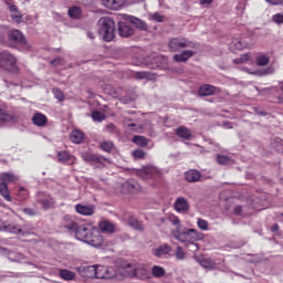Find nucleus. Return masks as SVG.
Wrapping results in <instances>:
<instances>
[{"label":"nucleus","mask_w":283,"mask_h":283,"mask_svg":"<svg viewBox=\"0 0 283 283\" xmlns=\"http://www.w3.org/2000/svg\"><path fill=\"white\" fill-rule=\"evenodd\" d=\"M98 23V34L102 36L103 41H106V43L114 41L116 36V22L111 18H102Z\"/></svg>","instance_id":"f257e3e1"},{"label":"nucleus","mask_w":283,"mask_h":283,"mask_svg":"<svg viewBox=\"0 0 283 283\" xmlns=\"http://www.w3.org/2000/svg\"><path fill=\"white\" fill-rule=\"evenodd\" d=\"M171 235L178 242H188V244H193V242H198L205 238V235L196 229H188L186 231L172 230Z\"/></svg>","instance_id":"f03ea898"},{"label":"nucleus","mask_w":283,"mask_h":283,"mask_svg":"<svg viewBox=\"0 0 283 283\" xmlns=\"http://www.w3.org/2000/svg\"><path fill=\"white\" fill-rule=\"evenodd\" d=\"M168 48L170 52H180V50H185L187 48L190 50H198L199 45L185 36H177L168 41Z\"/></svg>","instance_id":"7ed1b4c3"},{"label":"nucleus","mask_w":283,"mask_h":283,"mask_svg":"<svg viewBox=\"0 0 283 283\" xmlns=\"http://www.w3.org/2000/svg\"><path fill=\"white\" fill-rule=\"evenodd\" d=\"M19 177L14 174L2 172L0 174V196L7 200V202H12V196H10V190L8 189V184L17 182Z\"/></svg>","instance_id":"20e7f679"},{"label":"nucleus","mask_w":283,"mask_h":283,"mask_svg":"<svg viewBox=\"0 0 283 283\" xmlns=\"http://www.w3.org/2000/svg\"><path fill=\"white\" fill-rule=\"evenodd\" d=\"M65 229L69 231H74L76 240H80L81 242H86L87 238L92 233V229L86 224H78L76 221H71L66 223Z\"/></svg>","instance_id":"39448f33"},{"label":"nucleus","mask_w":283,"mask_h":283,"mask_svg":"<svg viewBox=\"0 0 283 283\" xmlns=\"http://www.w3.org/2000/svg\"><path fill=\"white\" fill-rule=\"evenodd\" d=\"M0 69L6 72H12V70H18L17 67V56L10 51L4 50L0 52Z\"/></svg>","instance_id":"423d86ee"},{"label":"nucleus","mask_w":283,"mask_h":283,"mask_svg":"<svg viewBox=\"0 0 283 283\" xmlns=\"http://www.w3.org/2000/svg\"><path fill=\"white\" fill-rule=\"evenodd\" d=\"M85 270L91 273L90 277H96V280H109L114 275L105 265H90Z\"/></svg>","instance_id":"0eeeda50"},{"label":"nucleus","mask_w":283,"mask_h":283,"mask_svg":"<svg viewBox=\"0 0 283 283\" xmlns=\"http://www.w3.org/2000/svg\"><path fill=\"white\" fill-rule=\"evenodd\" d=\"M7 43H9L10 48H14V45H25L28 40L25 35L19 30L9 31Z\"/></svg>","instance_id":"6e6552de"},{"label":"nucleus","mask_w":283,"mask_h":283,"mask_svg":"<svg viewBox=\"0 0 283 283\" xmlns=\"http://www.w3.org/2000/svg\"><path fill=\"white\" fill-rule=\"evenodd\" d=\"M35 202L36 205H41L44 211L52 209V207L56 205V201L54 200V198H52V196L48 195L46 192H38L35 195Z\"/></svg>","instance_id":"1a4fd4ad"},{"label":"nucleus","mask_w":283,"mask_h":283,"mask_svg":"<svg viewBox=\"0 0 283 283\" xmlns=\"http://www.w3.org/2000/svg\"><path fill=\"white\" fill-rule=\"evenodd\" d=\"M85 243L90 244L91 247H95V249H98V247H103V235H101L98 230H93L88 234Z\"/></svg>","instance_id":"9d476101"},{"label":"nucleus","mask_w":283,"mask_h":283,"mask_svg":"<svg viewBox=\"0 0 283 283\" xmlns=\"http://www.w3.org/2000/svg\"><path fill=\"white\" fill-rule=\"evenodd\" d=\"M57 163H61L62 165H74L76 163V157L67 150H59Z\"/></svg>","instance_id":"9b49d317"},{"label":"nucleus","mask_w":283,"mask_h":283,"mask_svg":"<svg viewBox=\"0 0 283 283\" xmlns=\"http://www.w3.org/2000/svg\"><path fill=\"white\" fill-rule=\"evenodd\" d=\"M75 211L80 213V216H94L96 211V207L94 205L85 206V205L77 203L75 206Z\"/></svg>","instance_id":"f8f14e48"},{"label":"nucleus","mask_w":283,"mask_h":283,"mask_svg":"<svg viewBox=\"0 0 283 283\" xmlns=\"http://www.w3.org/2000/svg\"><path fill=\"white\" fill-rule=\"evenodd\" d=\"M118 34L122 38L127 39L134 34V28L127 22H118Z\"/></svg>","instance_id":"ddd939ff"},{"label":"nucleus","mask_w":283,"mask_h":283,"mask_svg":"<svg viewBox=\"0 0 283 283\" xmlns=\"http://www.w3.org/2000/svg\"><path fill=\"white\" fill-rule=\"evenodd\" d=\"M178 213H187L189 211V201L185 197H178L174 203Z\"/></svg>","instance_id":"4468645a"},{"label":"nucleus","mask_w":283,"mask_h":283,"mask_svg":"<svg viewBox=\"0 0 283 283\" xmlns=\"http://www.w3.org/2000/svg\"><path fill=\"white\" fill-rule=\"evenodd\" d=\"M195 55H196V52L191 50H184L181 53L175 54L172 56V60L175 61V63H187L188 60Z\"/></svg>","instance_id":"2eb2a0df"},{"label":"nucleus","mask_w":283,"mask_h":283,"mask_svg":"<svg viewBox=\"0 0 283 283\" xmlns=\"http://www.w3.org/2000/svg\"><path fill=\"white\" fill-rule=\"evenodd\" d=\"M126 0H102V3L108 10H120L125 6Z\"/></svg>","instance_id":"dca6fc26"},{"label":"nucleus","mask_w":283,"mask_h":283,"mask_svg":"<svg viewBox=\"0 0 283 283\" xmlns=\"http://www.w3.org/2000/svg\"><path fill=\"white\" fill-rule=\"evenodd\" d=\"M84 160H86V163H93L94 165H104L107 158L98 154H87L84 156Z\"/></svg>","instance_id":"f3484780"},{"label":"nucleus","mask_w":283,"mask_h":283,"mask_svg":"<svg viewBox=\"0 0 283 283\" xmlns=\"http://www.w3.org/2000/svg\"><path fill=\"white\" fill-rule=\"evenodd\" d=\"M124 189H126L128 193H137V191H140V184L135 179H128L124 185Z\"/></svg>","instance_id":"a211bd4d"},{"label":"nucleus","mask_w":283,"mask_h":283,"mask_svg":"<svg viewBox=\"0 0 283 283\" xmlns=\"http://www.w3.org/2000/svg\"><path fill=\"white\" fill-rule=\"evenodd\" d=\"M32 123L36 127H45L48 125V116L43 115V113H35L32 117Z\"/></svg>","instance_id":"6ab92c4d"},{"label":"nucleus","mask_w":283,"mask_h":283,"mask_svg":"<svg viewBox=\"0 0 283 283\" xmlns=\"http://www.w3.org/2000/svg\"><path fill=\"white\" fill-rule=\"evenodd\" d=\"M170 252L171 248L169 247V244L165 243L164 245L154 249L153 255H155V258H163V255H169Z\"/></svg>","instance_id":"aec40b11"},{"label":"nucleus","mask_w":283,"mask_h":283,"mask_svg":"<svg viewBox=\"0 0 283 283\" xmlns=\"http://www.w3.org/2000/svg\"><path fill=\"white\" fill-rule=\"evenodd\" d=\"M98 227L102 233H116V226L109 221H101Z\"/></svg>","instance_id":"412c9836"},{"label":"nucleus","mask_w":283,"mask_h":283,"mask_svg":"<svg viewBox=\"0 0 283 283\" xmlns=\"http://www.w3.org/2000/svg\"><path fill=\"white\" fill-rule=\"evenodd\" d=\"M4 231H8V233H14L15 235H23V229H21V226L14 224V223H4L3 224Z\"/></svg>","instance_id":"4be33fe9"},{"label":"nucleus","mask_w":283,"mask_h":283,"mask_svg":"<svg viewBox=\"0 0 283 283\" xmlns=\"http://www.w3.org/2000/svg\"><path fill=\"white\" fill-rule=\"evenodd\" d=\"M135 78H137V81H156V75L151 72L139 71L135 72Z\"/></svg>","instance_id":"5701e85b"},{"label":"nucleus","mask_w":283,"mask_h":283,"mask_svg":"<svg viewBox=\"0 0 283 283\" xmlns=\"http://www.w3.org/2000/svg\"><path fill=\"white\" fill-rule=\"evenodd\" d=\"M198 94L199 96H213L216 94V86L205 84L200 86Z\"/></svg>","instance_id":"b1692460"},{"label":"nucleus","mask_w":283,"mask_h":283,"mask_svg":"<svg viewBox=\"0 0 283 283\" xmlns=\"http://www.w3.org/2000/svg\"><path fill=\"white\" fill-rule=\"evenodd\" d=\"M128 21H129V23L135 25V28H137V30H142V31L147 30V23L136 17L128 15Z\"/></svg>","instance_id":"393cba45"},{"label":"nucleus","mask_w":283,"mask_h":283,"mask_svg":"<svg viewBox=\"0 0 283 283\" xmlns=\"http://www.w3.org/2000/svg\"><path fill=\"white\" fill-rule=\"evenodd\" d=\"M202 175L198 170H188L185 174V178L188 182H198Z\"/></svg>","instance_id":"a878e982"},{"label":"nucleus","mask_w":283,"mask_h":283,"mask_svg":"<svg viewBox=\"0 0 283 283\" xmlns=\"http://www.w3.org/2000/svg\"><path fill=\"white\" fill-rule=\"evenodd\" d=\"M85 138V134L82 130L74 129L71 132V142L75 143V145H81L83 139Z\"/></svg>","instance_id":"bb28decb"},{"label":"nucleus","mask_w":283,"mask_h":283,"mask_svg":"<svg viewBox=\"0 0 283 283\" xmlns=\"http://www.w3.org/2000/svg\"><path fill=\"white\" fill-rule=\"evenodd\" d=\"M176 134L184 140H191V130L185 126L178 127Z\"/></svg>","instance_id":"cd10ccee"},{"label":"nucleus","mask_w":283,"mask_h":283,"mask_svg":"<svg viewBox=\"0 0 283 283\" xmlns=\"http://www.w3.org/2000/svg\"><path fill=\"white\" fill-rule=\"evenodd\" d=\"M14 120V116L8 114V112L3 108H0V127L7 125V123H12Z\"/></svg>","instance_id":"c85d7f7f"},{"label":"nucleus","mask_w":283,"mask_h":283,"mask_svg":"<svg viewBox=\"0 0 283 283\" xmlns=\"http://www.w3.org/2000/svg\"><path fill=\"white\" fill-rule=\"evenodd\" d=\"M127 223L136 231H143V222L138 221L134 216L127 218Z\"/></svg>","instance_id":"c756f323"},{"label":"nucleus","mask_w":283,"mask_h":283,"mask_svg":"<svg viewBox=\"0 0 283 283\" xmlns=\"http://www.w3.org/2000/svg\"><path fill=\"white\" fill-rule=\"evenodd\" d=\"M59 275L62 280H65L66 282H71V280H74V277H76V273L65 269L60 270Z\"/></svg>","instance_id":"7c9ffc66"},{"label":"nucleus","mask_w":283,"mask_h":283,"mask_svg":"<svg viewBox=\"0 0 283 283\" xmlns=\"http://www.w3.org/2000/svg\"><path fill=\"white\" fill-rule=\"evenodd\" d=\"M9 33L10 30L7 27L0 25V45H8Z\"/></svg>","instance_id":"2f4dec72"},{"label":"nucleus","mask_w":283,"mask_h":283,"mask_svg":"<svg viewBox=\"0 0 283 283\" xmlns=\"http://www.w3.org/2000/svg\"><path fill=\"white\" fill-rule=\"evenodd\" d=\"M99 148L102 149V151H105L106 154H112V151L114 150V142L104 140L99 143Z\"/></svg>","instance_id":"473e14b6"},{"label":"nucleus","mask_w":283,"mask_h":283,"mask_svg":"<svg viewBox=\"0 0 283 283\" xmlns=\"http://www.w3.org/2000/svg\"><path fill=\"white\" fill-rule=\"evenodd\" d=\"M133 143L139 147H147V145H149V139H147L145 136L135 135L133 137Z\"/></svg>","instance_id":"72a5a7b5"},{"label":"nucleus","mask_w":283,"mask_h":283,"mask_svg":"<svg viewBox=\"0 0 283 283\" xmlns=\"http://www.w3.org/2000/svg\"><path fill=\"white\" fill-rule=\"evenodd\" d=\"M29 196H30V191H28V189H25L24 187L19 188L17 192V197L20 200V202L28 200Z\"/></svg>","instance_id":"f704fd0d"},{"label":"nucleus","mask_w":283,"mask_h":283,"mask_svg":"<svg viewBox=\"0 0 283 283\" xmlns=\"http://www.w3.org/2000/svg\"><path fill=\"white\" fill-rule=\"evenodd\" d=\"M197 262H199L200 266L203 269H213V266H216V263L211 261V259H199Z\"/></svg>","instance_id":"c9c22d12"},{"label":"nucleus","mask_w":283,"mask_h":283,"mask_svg":"<svg viewBox=\"0 0 283 283\" xmlns=\"http://www.w3.org/2000/svg\"><path fill=\"white\" fill-rule=\"evenodd\" d=\"M144 171L148 175L151 176V178H155V176H160V169L154 166H148L144 168Z\"/></svg>","instance_id":"e433bc0d"},{"label":"nucleus","mask_w":283,"mask_h":283,"mask_svg":"<svg viewBox=\"0 0 283 283\" xmlns=\"http://www.w3.org/2000/svg\"><path fill=\"white\" fill-rule=\"evenodd\" d=\"M151 273L154 277H163L165 275V269L159 265H154L151 268Z\"/></svg>","instance_id":"4c0bfd02"},{"label":"nucleus","mask_w":283,"mask_h":283,"mask_svg":"<svg viewBox=\"0 0 283 283\" xmlns=\"http://www.w3.org/2000/svg\"><path fill=\"white\" fill-rule=\"evenodd\" d=\"M69 17H71V19H78L81 17V8H78V7L70 8Z\"/></svg>","instance_id":"58836bf2"},{"label":"nucleus","mask_w":283,"mask_h":283,"mask_svg":"<svg viewBox=\"0 0 283 283\" xmlns=\"http://www.w3.org/2000/svg\"><path fill=\"white\" fill-rule=\"evenodd\" d=\"M232 45L234 50H244V48H247L248 44L241 39H235L232 41Z\"/></svg>","instance_id":"ea45409f"},{"label":"nucleus","mask_w":283,"mask_h":283,"mask_svg":"<svg viewBox=\"0 0 283 283\" xmlns=\"http://www.w3.org/2000/svg\"><path fill=\"white\" fill-rule=\"evenodd\" d=\"M92 118L96 123H103V120H105V114L101 113L99 111H93Z\"/></svg>","instance_id":"a19ab883"},{"label":"nucleus","mask_w":283,"mask_h":283,"mask_svg":"<svg viewBox=\"0 0 283 283\" xmlns=\"http://www.w3.org/2000/svg\"><path fill=\"white\" fill-rule=\"evenodd\" d=\"M123 125H124V127H126L127 129H130V132H136V128H134V127H136V124H135L134 122H132V118L125 117V118L123 119Z\"/></svg>","instance_id":"79ce46f5"},{"label":"nucleus","mask_w":283,"mask_h":283,"mask_svg":"<svg viewBox=\"0 0 283 283\" xmlns=\"http://www.w3.org/2000/svg\"><path fill=\"white\" fill-rule=\"evenodd\" d=\"M175 256H176V260H180V261L187 258V254L185 253V250L182 249V247L176 248Z\"/></svg>","instance_id":"37998d69"},{"label":"nucleus","mask_w":283,"mask_h":283,"mask_svg":"<svg viewBox=\"0 0 283 283\" xmlns=\"http://www.w3.org/2000/svg\"><path fill=\"white\" fill-rule=\"evenodd\" d=\"M218 165H229L231 163V157L226 155H217Z\"/></svg>","instance_id":"c03bdc74"},{"label":"nucleus","mask_w":283,"mask_h":283,"mask_svg":"<svg viewBox=\"0 0 283 283\" xmlns=\"http://www.w3.org/2000/svg\"><path fill=\"white\" fill-rule=\"evenodd\" d=\"M269 56L260 55L256 57V65H259V67H264V65H269Z\"/></svg>","instance_id":"a18cd8bd"},{"label":"nucleus","mask_w":283,"mask_h":283,"mask_svg":"<svg viewBox=\"0 0 283 283\" xmlns=\"http://www.w3.org/2000/svg\"><path fill=\"white\" fill-rule=\"evenodd\" d=\"M53 95L57 101H60V103H63V101H65V94L63 93V91H61V88H53Z\"/></svg>","instance_id":"49530a36"},{"label":"nucleus","mask_w":283,"mask_h":283,"mask_svg":"<svg viewBox=\"0 0 283 283\" xmlns=\"http://www.w3.org/2000/svg\"><path fill=\"white\" fill-rule=\"evenodd\" d=\"M145 156H146V153L145 150L138 148V149H135L133 151V157L136 159V160H143L145 159Z\"/></svg>","instance_id":"de8ad7c7"},{"label":"nucleus","mask_w":283,"mask_h":283,"mask_svg":"<svg viewBox=\"0 0 283 283\" xmlns=\"http://www.w3.org/2000/svg\"><path fill=\"white\" fill-rule=\"evenodd\" d=\"M197 227L201 231H208L209 230V222L207 220H205V219H198Z\"/></svg>","instance_id":"09e8293b"},{"label":"nucleus","mask_w":283,"mask_h":283,"mask_svg":"<svg viewBox=\"0 0 283 283\" xmlns=\"http://www.w3.org/2000/svg\"><path fill=\"white\" fill-rule=\"evenodd\" d=\"M169 222L177 227V231H180V219L177 216L171 214L168 217Z\"/></svg>","instance_id":"8fccbe9b"},{"label":"nucleus","mask_w":283,"mask_h":283,"mask_svg":"<svg viewBox=\"0 0 283 283\" xmlns=\"http://www.w3.org/2000/svg\"><path fill=\"white\" fill-rule=\"evenodd\" d=\"M11 19L15 23H21L23 21V13H21V11H18L15 13H11Z\"/></svg>","instance_id":"3c124183"},{"label":"nucleus","mask_w":283,"mask_h":283,"mask_svg":"<svg viewBox=\"0 0 283 283\" xmlns=\"http://www.w3.org/2000/svg\"><path fill=\"white\" fill-rule=\"evenodd\" d=\"M105 129L108 134H118V128L113 123L106 124Z\"/></svg>","instance_id":"603ef678"},{"label":"nucleus","mask_w":283,"mask_h":283,"mask_svg":"<svg viewBox=\"0 0 283 283\" xmlns=\"http://www.w3.org/2000/svg\"><path fill=\"white\" fill-rule=\"evenodd\" d=\"M151 21H156V23H163V21H165V15L160 14L159 12H155L151 17H150Z\"/></svg>","instance_id":"864d4df0"},{"label":"nucleus","mask_w":283,"mask_h":283,"mask_svg":"<svg viewBox=\"0 0 283 283\" xmlns=\"http://www.w3.org/2000/svg\"><path fill=\"white\" fill-rule=\"evenodd\" d=\"M272 21L273 23H275L276 25H282L283 23V14L282 13H276L272 17Z\"/></svg>","instance_id":"5fc2aeb1"},{"label":"nucleus","mask_w":283,"mask_h":283,"mask_svg":"<svg viewBox=\"0 0 283 283\" xmlns=\"http://www.w3.org/2000/svg\"><path fill=\"white\" fill-rule=\"evenodd\" d=\"M22 212H24L25 216H30L31 218H34L36 216V209L33 208H23Z\"/></svg>","instance_id":"6e6d98bb"},{"label":"nucleus","mask_w":283,"mask_h":283,"mask_svg":"<svg viewBox=\"0 0 283 283\" xmlns=\"http://www.w3.org/2000/svg\"><path fill=\"white\" fill-rule=\"evenodd\" d=\"M6 6L9 8V12H11V14L19 12V8L17 7V4L6 2Z\"/></svg>","instance_id":"4d7b16f0"},{"label":"nucleus","mask_w":283,"mask_h":283,"mask_svg":"<svg viewBox=\"0 0 283 283\" xmlns=\"http://www.w3.org/2000/svg\"><path fill=\"white\" fill-rule=\"evenodd\" d=\"M3 83H4L6 87H8V88L12 87V85L14 87H18V85H19V82H12V81H9L8 78H3Z\"/></svg>","instance_id":"13d9d810"},{"label":"nucleus","mask_w":283,"mask_h":283,"mask_svg":"<svg viewBox=\"0 0 283 283\" xmlns=\"http://www.w3.org/2000/svg\"><path fill=\"white\" fill-rule=\"evenodd\" d=\"M254 113H255L258 116H269V113L265 112V111H262V108H260V107H254Z\"/></svg>","instance_id":"bf43d9fd"},{"label":"nucleus","mask_w":283,"mask_h":283,"mask_svg":"<svg viewBox=\"0 0 283 283\" xmlns=\"http://www.w3.org/2000/svg\"><path fill=\"white\" fill-rule=\"evenodd\" d=\"M2 251H4V253L9 255L8 259L11 262H17V259L12 258L14 255V252H8V249H3Z\"/></svg>","instance_id":"052dcab7"},{"label":"nucleus","mask_w":283,"mask_h":283,"mask_svg":"<svg viewBox=\"0 0 283 283\" xmlns=\"http://www.w3.org/2000/svg\"><path fill=\"white\" fill-rule=\"evenodd\" d=\"M265 1L271 6H280L281 3H283V0H265Z\"/></svg>","instance_id":"680f3d73"},{"label":"nucleus","mask_w":283,"mask_h":283,"mask_svg":"<svg viewBox=\"0 0 283 283\" xmlns=\"http://www.w3.org/2000/svg\"><path fill=\"white\" fill-rule=\"evenodd\" d=\"M280 90L282 92V95L277 97V101L279 103H281V105H283V82H280Z\"/></svg>","instance_id":"e2e57ef3"},{"label":"nucleus","mask_w":283,"mask_h":283,"mask_svg":"<svg viewBox=\"0 0 283 283\" xmlns=\"http://www.w3.org/2000/svg\"><path fill=\"white\" fill-rule=\"evenodd\" d=\"M272 233H279L280 232V226L277 223H273L271 227Z\"/></svg>","instance_id":"0e129e2a"},{"label":"nucleus","mask_w":283,"mask_h":283,"mask_svg":"<svg viewBox=\"0 0 283 283\" xmlns=\"http://www.w3.org/2000/svg\"><path fill=\"white\" fill-rule=\"evenodd\" d=\"M247 61H249V54L241 55L238 60L239 63H247Z\"/></svg>","instance_id":"69168bd1"},{"label":"nucleus","mask_w":283,"mask_h":283,"mask_svg":"<svg viewBox=\"0 0 283 283\" xmlns=\"http://www.w3.org/2000/svg\"><path fill=\"white\" fill-rule=\"evenodd\" d=\"M62 61H63V59H61V57H55V59L51 62V64H52V65H61Z\"/></svg>","instance_id":"338daca9"},{"label":"nucleus","mask_w":283,"mask_h":283,"mask_svg":"<svg viewBox=\"0 0 283 283\" xmlns=\"http://www.w3.org/2000/svg\"><path fill=\"white\" fill-rule=\"evenodd\" d=\"M264 74H274L275 73V69L274 67H268L263 71Z\"/></svg>","instance_id":"774afa93"}]
</instances>
